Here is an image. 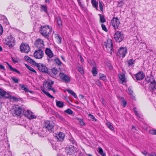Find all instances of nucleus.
<instances>
[{
  "label": "nucleus",
  "instance_id": "nucleus-1",
  "mask_svg": "<svg viewBox=\"0 0 156 156\" xmlns=\"http://www.w3.org/2000/svg\"><path fill=\"white\" fill-rule=\"evenodd\" d=\"M39 31L42 36L48 38L51 33V29L49 27L48 25L40 27Z\"/></svg>",
  "mask_w": 156,
  "mask_h": 156
},
{
  "label": "nucleus",
  "instance_id": "nucleus-2",
  "mask_svg": "<svg viewBox=\"0 0 156 156\" xmlns=\"http://www.w3.org/2000/svg\"><path fill=\"white\" fill-rule=\"evenodd\" d=\"M54 125L52 122L46 120L44 123L43 128L50 133L53 131Z\"/></svg>",
  "mask_w": 156,
  "mask_h": 156
},
{
  "label": "nucleus",
  "instance_id": "nucleus-3",
  "mask_svg": "<svg viewBox=\"0 0 156 156\" xmlns=\"http://www.w3.org/2000/svg\"><path fill=\"white\" fill-rule=\"evenodd\" d=\"M36 66L37 67L39 71L45 73L49 74L50 76H52L49 72L48 68L44 64L41 63H37Z\"/></svg>",
  "mask_w": 156,
  "mask_h": 156
},
{
  "label": "nucleus",
  "instance_id": "nucleus-4",
  "mask_svg": "<svg viewBox=\"0 0 156 156\" xmlns=\"http://www.w3.org/2000/svg\"><path fill=\"white\" fill-rule=\"evenodd\" d=\"M114 36L115 41L118 42L122 41L124 38L123 34L119 31L115 32Z\"/></svg>",
  "mask_w": 156,
  "mask_h": 156
},
{
  "label": "nucleus",
  "instance_id": "nucleus-5",
  "mask_svg": "<svg viewBox=\"0 0 156 156\" xmlns=\"http://www.w3.org/2000/svg\"><path fill=\"white\" fill-rule=\"evenodd\" d=\"M34 45L38 49H41L44 48V42L42 39L39 38L36 41Z\"/></svg>",
  "mask_w": 156,
  "mask_h": 156
},
{
  "label": "nucleus",
  "instance_id": "nucleus-6",
  "mask_svg": "<svg viewBox=\"0 0 156 156\" xmlns=\"http://www.w3.org/2000/svg\"><path fill=\"white\" fill-rule=\"evenodd\" d=\"M6 44L9 47H13L15 44V39L11 36L6 40Z\"/></svg>",
  "mask_w": 156,
  "mask_h": 156
},
{
  "label": "nucleus",
  "instance_id": "nucleus-7",
  "mask_svg": "<svg viewBox=\"0 0 156 156\" xmlns=\"http://www.w3.org/2000/svg\"><path fill=\"white\" fill-rule=\"evenodd\" d=\"M20 49L22 52L28 53L29 51L30 48L28 44L22 43L20 45Z\"/></svg>",
  "mask_w": 156,
  "mask_h": 156
},
{
  "label": "nucleus",
  "instance_id": "nucleus-8",
  "mask_svg": "<svg viewBox=\"0 0 156 156\" xmlns=\"http://www.w3.org/2000/svg\"><path fill=\"white\" fill-rule=\"evenodd\" d=\"M44 52L41 49L36 50L34 54V57L36 58L41 59L43 56Z\"/></svg>",
  "mask_w": 156,
  "mask_h": 156
},
{
  "label": "nucleus",
  "instance_id": "nucleus-9",
  "mask_svg": "<svg viewBox=\"0 0 156 156\" xmlns=\"http://www.w3.org/2000/svg\"><path fill=\"white\" fill-rule=\"evenodd\" d=\"M22 110L21 108L18 105L15 106L14 110L12 114L13 116H19L21 114Z\"/></svg>",
  "mask_w": 156,
  "mask_h": 156
},
{
  "label": "nucleus",
  "instance_id": "nucleus-10",
  "mask_svg": "<svg viewBox=\"0 0 156 156\" xmlns=\"http://www.w3.org/2000/svg\"><path fill=\"white\" fill-rule=\"evenodd\" d=\"M111 23L112 26L115 29L118 28L120 23L119 20L117 17H113L112 19Z\"/></svg>",
  "mask_w": 156,
  "mask_h": 156
},
{
  "label": "nucleus",
  "instance_id": "nucleus-11",
  "mask_svg": "<svg viewBox=\"0 0 156 156\" xmlns=\"http://www.w3.org/2000/svg\"><path fill=\"white\" fill-rule=\"evenodd\" d=\"M104 45L108 51H112L113 49V43L111 40H108L107 42H104Z\"/></svg>",
  "mask_w": 156,
  "mask_h": 156
},
{
  "label": "nucleus",
  "instance_id": "nucleus-12",
  "mask_svg": "<svg viewBox=\"0 0 156 156\" xmlns=\"http://www.w3.org/2000/svg\"><path fill=\"white\" fill-rule=\"evenodd\" d=\"M127 51L126 48L121 47L118 50L117 54L120 56L124 57L125 56Z\"/></svg>",
  "mask_w": 156,
  "mask_h": 156
},
{
  "label": "nucleus",
  "instance_id": "nucleus-13",
  "mask_svg": "<svg viewBox=\"0 0 156 156\" xmlns=\"http://www.w3.org/2000/svg\"><path fill=\"white\" fill-rule=\"evenodd\" d=\"M76 148L74 146L70 145L69 147H66V152L68 154L71 155L74 153Z\"/></svg>",
  "mask_w": 156,
  "mask_h": 156
},
{
  "label": "nucleus",
  "instance_id": "nucleus-14",
  "mask_svg": "<svg viewBox=\"0 0 156 156\" xmlns=\"http://www.w3.org/2000/svg\"><path fill=\"white\" fill-rule=\"evenodd\" d=\"M59 76L60 78L63 81L66 83L69 82L70 81V80L69 76L64 74L63 73H61L59 74Z\"/></svg>",
  "mask_w": 156,
  "mask_h": 156
},
{
  "label": "nucleus",
  "instance_id": "nucleus-15",
  "mask_svg": "<svg viewBox=\"0 0 156 156\" xmlns=\"http://www.w3.org/2000/svg\"><path fill=\"white\" fill-rule=\"evenodd\" d=\"M65 136V134L62 132H59L58 134L55 135V137L57 141H60L63 140Z\"/></svg>",
  "mask_w": 156,
  "mask_h": 156
},
{
  "label": "nucleus",
  "instance_id": "nucleus-16",
  "mask_svg": "<svg viewBox=\"0 0 156 156\" xmlns=\"http://www.w3.org/2000/svg\"><path fill=\"white\" fill-rule=\"evenodd\" d=\"M135 77L137 80H140L145 77V74L142 71H140L135 75Z\"/></svg>",
  "mask_w": 156,
  "mask_h": 156
},
{
  "label": "nucleus",
  "instance_id": "nucleus-17",
  "mask_svg": "<svg viewBox=\"0 0 156 156\" xmlns=\"http://www.w3.org/2000/svg\"><path fill=\"white\" fill-rule=\"evenodd\" d=\"M23 113L29 119H33L36 118V116L32 115V113L29 110L24 112Z\"/></svg>",
  "mask_w": 156,
  "mask_h": 156
},
{
  "label": "nucleus",
  "instance_id": "nucleus-18",
  "mask_svg": "<svg viewBox=\"0 0 156 156\" xmlns=\"http://www.w3.org/2000/svg\"><path fill=\"white\" fill-rule=\"evenodd\" d=\"M10 95L3 89L0 88V100L2 97H5L6 98H9Z\"/></svg>",
  "mask_w": 156,
  "mask_h": 156
},
{
  "label": "nucleus",
  "instance_id": "nucleus-19",
  "mask_svg": "<svg viewBox=\"0 0 156 156\" xmlns=\"http://www.w3.org/2000/svg\"><path fill=\"white\" fill-rule=\"evenodd\" d=\"M156 89V82L155 80L151 83L149 86V89L154 93V90Z\"/></svg>",
  "mask_w": 156,
  "mask_h": 156
},
{
  "label": "nucleus",
  "instance_id": "nucleus-20",
  "mask_svg": "<svg viewBox=\"0 0 156 156\" xmlns=\"http://www.w3.org/2000/svg\"><path fill=\"white\" fill-rule=\"evenodd\" d=\"M45 53L49 58H51L53 56V54L52 51L49 48H46Z\"/></svg>",
  "mask_w": 156,
  "mask_h": 156
},
{
  "label": "nucleus",
  "instance_id": "nucleus-21",
  "mask_svg": "<svg viewBox=\"0 0 156 156\" xmlns=\"http://www.w3.org/2000/svg\"><path fill=\"white\" fill-rule=\"evenodd\" d=\"M119 78L121 82L123 84H125L126 83V79L124 75L120 74L119 75Z\"/></svg>",
  "mask_w": 156,
  "mask_h": 156
},
{
  "label": "nucleus",
  "instance_id": "nucleus-22",
  "mask_svg": "<svg viewBox=\"0 0 156 156\" xmlns=\"http://www.w3.org/2000/svg\"><path fill=\"white\" fill-rule=\"evenodd\" d=\"M127 62L128 65V66L130 67V66L133 67L134 66L133 65L134 64L135 62V60H133V58L130 59L129 60H127Z\"/></svg>",
  "mask_w": 156,
  "mask_h": 156
},
{
  "label": "nucleus",
  "instance_id": "nucleus-23",
  "mask_svg": "<svg viewBox=\"0 0 156 156\" xmlns=\"http://www.w3.org/2000/svg\"><path fill=\"white\" fill-rule=\"evenodd\" d=\"M154 77L153 76L151 75L149 76H147V77L146 78L145 80L148 83L149 82L151 83L154 80Z\"/></svg>",
  "mask_w": 156,
  "mask_h": 156
},
{
  "label": "nucleus",
  "instance_id": "nucleus-24",
  "mask_svg": "<svg viewBox=\"0 0 156 156\" xmlns=\"http://www.w3.org/2000/svg\"><path fill=\"white\" fill-rule=\"evenodd\" d=\"M91 3L93 6L95 8L96 10H98V2L96 0H91Z\"/></svg>",
  "mask_w": 156,
  "mask_h": 156
},
{
  "label": "nucleus",
  "instance_id": "nucleus-25",
  "mask_svg": "<svg viewBox=\"0 0 156 156\" xmlns=\"http://www.w3.org/2000/svg\"><path fill=\"white\" fill-rule=\"evenodd\" d=\"M8 66L11 70L13 72H16L19 74H21V73L19 71L15 68H13L9 64H8Z\"/></svg>",
  "mask_w": 156,
  "mask_h": 156
},
{
  "label": "nucleus",
  "instance_id": "nucleus-26",
  "mask_svg": "<svg viewBox=\"0 0 156 156\" xmlns=\"http://www.w3.org/2000/svg\"><path fill=\"white\" fill-rule=\"evenodd\" d=\"M97 69V67L96 66H93L92 68V72L94 76H96L98 73Z\"/></svg>",
  "mask_w": 156,
  "mask_h": 156
},
{
  "label": "nucleus",
  "instance_id": "nucleus-27",
  "mask_svg": "<svg viewBox=\"0 0 156 156\" xmlns=\"http://www.w3.org/2000/svg\"><path fill=\"white\" fill-rule=\"evenodd\" d=\"M57 21L59 27L60 28H62V22L61 18L60 17H58L57 18Z\"/></svg>",
  "mask_w": 156,
  "mask_h": 156
},
{
  "label": "nucleus",
  "instance_id": "nucleus-28",
  "mask_svg": "<svg viewBox=\"0 0 156 156\" xmlns=\"http://www.w3.org/2000/svg\"><path fill=\"white\" fill-rule=\"evenodd\" d=\"M66 91L69 93V94H71L75 98H77V97L76 94L72 90H71L67 89L66 90Z\"/></svg>",
  "mask_w": 156,
  "mask_h": 156
},
{
  "label": "nucleus",
  "instance_id": "nucleus-29",
  "mask_svg": "<svg viewBox=\"0 0 156 156\" xmlns=\"http://www.w3.org/2000/svg\"><path fill=\"white\" fill-rule=\"evenodd\" d=\"M107 126L112 131H114V128L113 126L112 123L109 122H107L106 123Z\"/></svg>",
  "mask_w": 156,
  "mask_h": 156
},
{
  "label": "nucleus",
  "instance_id": "nucleus-30",
  "mask_svg": "<svg viewBox=\"0 0 156 156\" xmlns=\"http://www.w3.org/2000/svg\"><path fill=\"white\" fill-rule=\"evenodd\" d=\"M56 105L57 107L59 108H62L63 107V103L60 101H56Z\"/></svg>",
  "mask_w": 156,
  "mask_h": 156
},
{
  "label": "nucleus",
  "instance_id": "nucleus-31",
  "mask_svg": "<svg viewBox=\"0 0 156 156\" xmlns=\"http://www.w3.org/2000/svg\"><path fill=\"white\" fill-rule=\"evenodd\" d=\"M43 92L48 97L51 98H54L48 92L46 91L44 89L42 90Z\"/></svg>",
  "mask_w": 156,
  "mask_h": 156
},
{
  "label": "nucleus",
  "instance_id": "nucleus-32",
  "mask_svg": "<svg viewBox=\"0 0 156 156\" xmlns=\"http://www.w3.org/2000/svg\"><path fill=\"white\" fill-rule=\"evenodd\" d=\"M11 78L12 81L15 83H18L19 81V79L17 78L15 76H11Z\"/></svg>",
  "mask_w": 156,
  "mask_h": 156
},
{
  "label": "nucleus",
  "instance_id": "nucleus-33",
  "mask_svg": "<svg viewBox=\"0 0 156 156\" xmlns=\"http://www.w3.org/2000/svg\"><path fill=\"white\" fill-rule=\"evenodd\" d=\"M100 17V21L101 23H104L106 21V20L105 18V17L104 16L102 15L101 14H99Z\"/></svg>",
  "mask_w": 156,
  "mask_h": 156
},
{
  "label": "nucleus",
  "instance_id": "nucleus-34",
  "mask_svg": "<svg viewBox=\"0 0 156 156\" xmlns=\"http://www.w3.org/2000/svg\"><path fill=\"white\" fill-rule=\"evenodd\" d=\"M19 86H21V88L22 90H23L26 92L29 91V88H27V87H25V85H22L21 84H20Z\"/></svg>",
  "mask_w": 156,
  "mask_h": 156
},
{
  "label": "nucleus",
  "instance_id": "nucleus-35",
  "mask_svg": "<svg viewBox=\"0 0 156 156\" xmlns=\"http://www.w3.org/2000/svg\"><path fill=\"white\" fill-rule=\"evenodd\" d=\"M54 61L56 64L59 66H61L62 64V62L61 61L57 58H55L54 59Z\"/></svg>",
  "mask_w": 156,
  "mask_h": 156
},
{
  "label": "nucleus",
  "instance_id": "nucleus-36",
  "mask_svg": "<svg viewBox=\"0 0 156 156\" xmlns=\"http://www.w3.org/2000/svg\"><path fill=\"white\" fill-rule=\"evenodd\" d=\"M25 66L27 68V69H28L29 70L35 73H36V71L33 68H32L31 67L28 66L27 64H26L25 65Z\"/></svg>",
  "mask_w": 156,
  "mask_h": 156
},
{
  "label": "nucleus",
  "instance_id": "nucleus-37",
  "mask_svg": "<svg viewBox=\"0 0 156 156\" xmlns=\"http://www.w3.org/2000/svg\"><path fill=\"white\" fill-rule=\"evenodd\" d=\"M121 99L122 100L121 102V105L122 106H123V107H125L126 105V102L123 98H122Z\"/></svg>",
  "mask_w": 156,
  "mask_h": 156
},
{
  "label": "nucleus",
  "instance_id": "nucleus-38",
  "mask_svg": "<svg viewBox=\"0 0 156 156\" xmlns=\"http://www.w3.org/2000/svg\"><path fill=\"white\" fill-rule=\"evenodd\" d=\"M64 112L69 115H72L73 113V112L70 108H68L65 110Z\"/></svg>",
  "mask_w": 156,
  "mask_h": 156
},
{
  "label": "nucleus",
  "instance_id": "nucleus-39",
  "mask_svg": "<svg viewBox=\"0 0 156 156\" xmlns=\"http://www.w3.org/2000/svg\"><path fill=\"white\" fill-rule=\"evenodd\" d=\"M29 63L32 64L33 65H34L35 66H36L37 65V63L35 62L34 61L33 59H31L30 58L29 59V60L27 61Z\"/></svg>",
  "mask_w": 156,
  "mask_h": 156
},
{
  "label": "nucleus",
  "instance_id": "nucleus-40",
  "mask_svg": "<svg viewBox=\"0 0 156 156\" xmlns=\"http://www.w3.org/2000/svg\"><path fill=\"white\" fill-rule=\"evenodd\" d=\"M55 115L57 118H58L61 120L64 121V118L59 114L56 113L55 114Z\"/></svg>",
  "mask_w": 156,
  "mask_h": 156
},
{
  "label": "nucleus",
  "instance_id": "nucleus-41",
  "mask_svg": "<svg viewBox=\"0 0 156 156\" xmlns=\"http://www.w3.org/2000/svg\"><path fill=\"white\" fill-rule=\"evenodd\" d=\"M100 79L103 80H106V76L103 74H100Z\"/></svg>",
  "mask_w": 156,
  "mask_h": 156
},
{
  "label": "nucleus",
  "instance_id": "nucleus-42",
  "mask_svg": "<svg viewBox=\"0 0 156 156\" xmlns=\"http://www.w3.org/2000/svg\"><path fill=\"white\" fill-rule=\"evenodd\" d=\"M41 10L42 11L46 12L47 10V7L46 6L41 5Z\"/></svg>",
  "mask_w": 156,
  "mask_h": 156
},
{
  "label": "nucleus",
  "instance_id": "nucleus-43",
  "mask_svg": "<svg viewBox=\"0 0 156 156\" xmlns=\"http://www.w3.org/2000/svg\"><path fill=\"white\" fill-rule=\"evenodd\" d=\"M52 73L55 75H56L58 73V71L55 68H53L51 69Z\"/></svg>",
  "mask_w": 156,
  "mask_h": 156
},
{
  "label": "nucleus",
  "instance_id": "nucleus-44",
  "mask_svg": "<svg viewBox=\"0 0 156 156\" xmlns=\"http://www.w3.org/2000/svg\"><path fill=\"white\" fill-rule=\"evenodd\" d=\"M78 69L81 74H83L84 73L83 69L82 67L80 66L78 67Z\"/></svg>",
  "mask_w": 156,
  "mask_h": 156
},
{
  "label": "nucleus",
  "instance_id": "nucleus-45",
  "mask_svg": "<svg viewBox=\"0 0 156 156\" xmlns=\"http://www.w3.org/2000/svg\"><path fill=\"white\" fill-rule=\"evenodd\" d=\"M102 4H103V2H101V1H100L99 2V6L100 7V10L101 11H103V7Z\"/></svg>",
  "mask_w": 156,
  "mask_h": 156
},
{
  "label": "nucleus",
  "instance_id": "nucleus-46",
  "mask_svg": "<svg viewBox=\"0 0 156 156\" xmlns=\"http://www.w3.org/2000/svg\"><path fill=\"white\" fill-rule=\"evenodd\" d=\"M98 153L100 154L101 155L102 154H103L104 153L103 152V149L101 147H98Z\"/></svg>",
  "mask_w": 156,
  "mask_h": 156
},
{
  "label": "nucleus",
  "instance_id": "nucleus-47",
  "mask_svg": "<svg viewBox=\"0 0 156 156\" xmlns=\"http://www.w3.org/2000/svg\"><path fill=\"white\" fill-rule=\"evenodd\" d=\"M77 120L79 121L80 124L82 126H83L84 125L85 123L83 122V120L82 119H80L79 118H78Z\"/></svg>",
  "mask_w": 156,
  "mask_h": 156
},
{
  "label": "nucleus",
  "instance_id": "nucleus-48",
  "mask_svg": "<svg viewBox=\"0 0 156 156\" xmlns=\"http://www.w3.org/2000/svg\"><path fill=\"white\" fill-rule=\"evenodd\" d=\"M48 85V87L52 88V85L54 83V82L51 81V82H47Z\"/></svg>",
  "mask_w": 156,
  "mask_h": 156
},
{
  "label": "nucleus",
  "instance_id": "nucleus-49",
  "mask_svg": "<svg viewBox=\"0 0 156 156\" xmlns=\"http://www.w3.org/2000/svg\"><path fill=\"white\" fill-rule=\"evenodd\" d=\"M150 133L152 135H156V129H153L150 131Z\"/></svg>",
  "mask_w": 156,
  "mask_h": 156
},
{
  "label": "nucleus",
  "instance_id": "nucleus-50",
  "mask_svg": "<svg viewBox=\"0 0 156 156\" xmlns=\"http://www.w3.org/2000/svg\"><path fill=\"white\" fill-rule=\"evenodd\" d=\"M101 27L103 30H104L106 32L108 30L106 27L105 26L104 24H102Z\"/></svg>",
  "mask_w": 156,
  "mask_h": 156
},
{
  "label": "nucleus",
  "instance_id": "nucleus-51",
  "mask_svg": "<svg viewBox=\"0 0 156 156\" xmlns=\"http://www.w3.org/2000/svg\"><path fill=\"white\" fill-rule=\"evenodd\" d=\"M128 92L129 94L130 95H132L133 92L130 87H129L128 89Z\"/></svg>",
  "mask_w": 156,
  "mask_h": 156
},
{
  "label": "nucleus",
  "instance_id": "nucleus-52",
  "mask_svg": "<svg viewBox=\"0 0 156 156\" xmlns=\"http://www.w3.org/2000/svg\"><path fill=\"white\" fill-rule=\"evenodd\" d=\"M107 66L110 69H113V67L110 63H108L107 64Z\"/></svg>",
  "mask_w": 156,
  "mask_h": 156
},
{
  "label": "nucleus",
  "instance_id": "nucleus-53",
  "mask_svg": "<svg viewBox=\"0 0 156 156\" xmlns=\"http://www.w3.org/2000/svg\"><path fill=\"white\" fill-rule=\"evenodd\" d=\"M96 85L100 87H101L102 86V84L99 80H97L96 82Z\"/></svg>",
  "mask_w": 156,
  "mask_h": 156
},
{
  "label": "nucleus",
  "instance_id": "nucleus-54",
  "mask_svg": "<svg viewBox=\"0 0 156 156\" xmlns=\"http://www.w3.org/2000/svg\"><path fill=\"white\" fill-rule=\"evenodd\" d=\"M57 39L58 40V41L60 43H61L62 40L61 38L60 37V36L58 35H57Z\"/></svg>",
  "mask_w": 156,
  "mask_h": 156
},
{
  "label": "nucleus",
  "instance_id": "nucleus-55",
  "mask_svg": "<svg viewBox=\"0 0 156 156\" xmlns=\"http://www.w3.org/2000/svg\"><path fill=\"white\" fill-rule=\"evenodd\" d=\"M3 31V29L1 25L0 24V35L2 34Z\"/></svg>",
  "mask_w": 156,
  "mask_h": 156
},
{
  "label": "nucleus",
  "instance_id": "nucleus-56",
  "mask_svg": "<svg viewBox=\"0 0 156 156\" xmlns=\"http://www.w3.org/2000/svg\"><path fill=\"white\" fill-rule=\"evenodd\" d=\"M48 90H52L55 93L56 92L55 90L53 88L48 87Z\"/></svg>",
  "mask_w": 156,
  "mask_h": 156
},
{
  "label": "nucleus",
  "instance_id": "nucleus-57",
  "mask_svg": "<svg viewBox=\"0 0 156 156\" xmlns=\"http://www.w3.org/2000/svg\"><path fill=\"white\" fill-rule=\"evenodd\" d=\"M78 4L80 7H83V5L81 2L80 0H77Z\"/></svg>",
  "mask_w": 156,
  "mask_h": 156
},
{
  "label": "nucleus",
  "instance_id": "nucleus-58",
  "mask_svg": "<svg viewBox=\"0 0 156 156\" xmlns=\"http://www.w3.org/2000/svg\"><path fill=\"white\" fill-rule=\"evenodd\" d=\"M24 58L25 60L27 61H28V60L30 58L27 56H25Z\"/></svg>",
  "mask_w": 156,
  "mask_h": 156
},
{
  "label": "nucleus",
  "instance_id": "nucleus-59",
  "mask_svg": "<svg viewBox=\"0 0 156 156\" xmlns=\"http://www.w3.org/2000/svg\"><path fill=\"white\" fill-rule=\"evenodd\" d=\"M0 69L4 70H5L4 66L1 65H0Z\"/></svg>",
  "mask_w": 156,
  "mask_h": 156
},
{
  "label": "nucleus",
  "instance_id": "nucleus-60",
  "mask_svg": "<svg viewBox=\"0 0 156 156\" xmlns=\"http://www.w3.org/2000/svg\"><path fill=\"white\" fill-rule=\"evenodd\" d=\"M89 116L90 117V118L91 119H94L95 118L92 115H91L90 114H89Z\"/></svg>",
  "mask_w": 156,
  "mask_h": 156
},
{
  "label": "nucleus",
  "instance_id": "nucleus-61",
  "mask_svg": "<svg viewBox=\"0 0 156 156\" xmlns=\"http://www.w3.org/2000/svg\"><path fill=\"white\" fill-rule=\"evenodd\" d=\"M142 153L144 155H146L147 154V152L145 151L142 152Z\"/></svg>",
  "mask_w": 156,
  "mask_h": 156
},
{
  "label": "nucleus",
  "instance_id": "nucleus-62",
  "mask_svg": "<svg viewBox=\"0 0 156 156\" xmlns=\"http://www.w3.org/2000/svg\"><path fill=\"white\" fill-rule=\"evenodd\" d=\"M135 114H136V115L139 117V114L138 113V112L137 111H135V112H134Z\"/></svg>",
  "mask_w": 156,
  "mask_h": 156
},
{
  "label": "nucleus",
  "instance_id": "nucleus-63",
  "mask_svg": "<svg viewBox=\"0 0 156 156\" xmlns=\"http://www.w3.org/2000/svg\"><path fill=\"white\" fill-rule=\"evenodd\" d=\"M12 60L14 63H15L16 62H17V61L14 60L12 57Z\"/></svg>",
  "mask_w": 156,
  "mask_h": 156
},
{
  "label": "nucleus",
  "instance_id": "nucleus-64",
  "mask_svg": "<svg viewBox=\"0 0 156 156\" xmlns=\"http://www.w3.org/2000/svg\"><path fill=\"white\" fill-rule=\"evenodd\" d=\"M71 143L73 144H75V142L73 140H70V141Z\"/></svg>",
  "mask_w": 156,
  "mask_h": 156
}]
</instances>
